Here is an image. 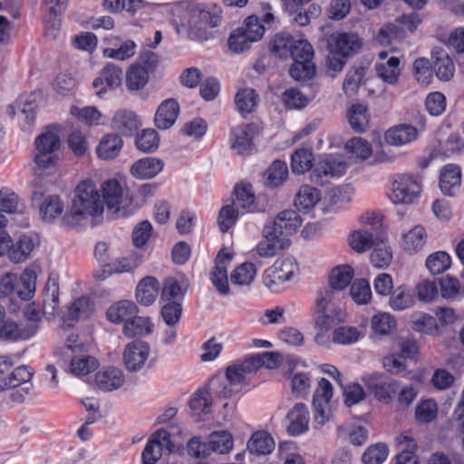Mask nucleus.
<instances>
[{
  "label": "nucleus",
  "mask_w": 464,
  "mask_h": 464,
  "mask_svg": "<svg viewBox=\"0 0 464 464\" xmlns=\"http://www.w3.org/2000/svg\"><path fill=\"white\" fill-rule=\"evenodd\" d=\"M103 212V202L94 183L82 180L75 189L71 208L62 218L65 227H74L88 217H95Z\"/></svg>",
  "instance_id": "nucleus-1"
},
{
  "label": "nucleus",
  "mask_w": 464,
  "mask_h": 464,
  "mask_svg": "<svg viewBox=\"0 0 464 464\" xmlns=\"http://www.w3.org/2000/svg\"><path fill=\"white\" fill-rule=\"evenodd\" d=\"M326 65L328 69L341 72L347 58L361 48L359 37L354 34L334 32L326 38Z\"/></svg>",
  "instance_id": "nucleus-2"
},
{
  "label": "nucleus",
  "mask_w": 464,
  "mask_h": 464,
  "mask_svg": "<svg viewBox=\"0 0 464 464\" xmlns=\"http://www.w3.org/2000/svg\"><path fill=\"white\" fill-rule=\"evenodd\" d=\"M340 292L332 285L324 286L319 291L315 304V324L321 330H329L337 323L344 320V313L333 304L335 295Z\"/></svg>",
  "instance_id": "nucleus-3"
},
{
  "label": "nucleus",
  "mask_w": 464,
  "mask_h": 464,
  "mask_svg": "<svg viewBox=\"0 0 464 464\" xmlns=\"http://www.w3.org/2000/svg\"><path fill=\"white\" fill-rule=\"evenodd\" d=\"M36 274L32 269H25L18 278L15 274L5 273L0 276V299L16 293L22 301L30 300L35 292Z\"/></svg>",
  "instance_id": "nucleus-4"
},
{
  "label": "nucleus",
  "mask_w": 464,
  "mask_h": 464,
  "mask_svg": "<svg viewBox=\"0 0 464 464\" xmlns=\"http://www.w3.org/2000/svg\"><path fill=\"white\" fill-rule=\"evenodd\" d=\"M102 193L108 210L113 213L127 208L132 203V197L130 195L129 189L115 179L102 183Z\"/></svg>",
  "instance_id": "nucleus-5"
},
{
  "label": "nucleus",
  "mask_w": 464,
  "mask_h": 464,
  "mask_svg": "<svg viewBox=\"0 0 464 464\" xmlns=\"http://www.w3.org/2000/svg\"><path fill=\"white\" fill-rule=\"evenodd\" d=\"M346 168L347 164L341 157L328 156L314 165L311 180L316 185L323 186L328 183L331 178L343 175Z\"/></svg>",
  "instance_id": "nucleus-6"
},
{
  "label": "nucleus",
  "mask_w": 464,
  "mask_h": 464,
  "mask_svg": "<svg viewBox=\"0 0 464 464\" xmlns=\"http://www.w3.org/2000/svg\"><path fill=\"white\" fill-rule=\"evenodd\" d=\"M420 193V183L411 176L403 175L393 182L390 198L394 204H412Z\"/></svg>",
  "instance_id": "nucleus-7"
},
{
  "label": "nucleus",
  "mask_w": 464,
  "mask_h": 464,
  "mask_svg": "<svg viewBox=\"0 0 464 464\" xmlns=\"http://www.w3.org/2000/svg\"><path fill=\"white\" fill-rule=\"evenodd\" d=\"M276 20V17L271 12V6L268 4L262 3L259 15L248 16L241 29H243L253 43L257 42L261 40L266 30L265 25H263L261 22L270 26Z\"/></svg>",
  "instance_id": "nucleus-8"
},
{
  "label": "nucleus",
  "mask_w": 464,
  "mask_h": 464,
  "mask_svg": "<svg viewBox=\"0 0 464 464\" xmlns=\"http://www.w3.org/2000/svg\"><path fill=\"white\" fill-rule=\"evenodd\" d=\"M122 76L123 72L120 66L113 63L105 65L92 82L96 95L102 98L107 91L118 88L121 84Z\"/></svg>",
  "instance_id": "nucleus-9"
},
{
  "label": "nucleus",
  "mask_w": 464,
  "mask_h": 464,
  "mask_svg": "<svg viewBox=\"0 0 464 464\" xmlns=\"http://www.w3.org/2000/svg\"><path fill=\"white\" fill-rule=\"evenodd\" d=\"M263 239L256 246V253L261 257H272L290 246L289 238L278 236L267 225L263 229Z\"/></svg>",
  "instance_id": "nucleus-10"
},
{
  "label": "nucleus",
  "mask_w": 464,
  "mask_h": 464,
  "mask_svg": "<svg viewBox=\"0 0 464 464\" xmlns=\"http://www.w3.org/2000/svg\"><path fill=\"white\" fill-rule=\"evenodd\" d=\"M301 216L293 209H286L277 214L275 220L269 224L271 229L280 237H285L295 233L302 225Z\"/></svg>",
  "instance_id": "nucleus-11"
},
{
  "label": "nucleus",
  "mask_w": 464,
  "mask_h": 464,
  "mask_svg": "<svg viewBox=\"0 0 464 464\" xmlns=\"http://www.w3.org/2000/svg\"><path fill=\"white\" fill-rule=\"evenodd\" d=\"M150 353V346L143 341H133L125 346L123 361L127 370L136 372L140 370Z\"/></svg>",
  "instance_id": "nucleus-12"
},
{
  "label": "nucleus",
  "mask_w": 464,
  "mask_h": 464,
  "mask_svg": "<svg viewBox=\"0 0 464 464\" xmlns=\"http://www.w3.org/2000/svg\"><path fill=\"white\" fill-rule=\"evenodd\" d=\"M258 127L255 123H248L233 128L232 150H234L237 154H248L253 146L252 139L258 133Z\"/></svg>",
  "instance_id": "nucleus-13"
},
{
  "label": "nucleus",
  "mask_w": 464,
  "mask_h": 464,
  "mask_svg": "<svg viewBox=\"0 0 464 464\" xmlns=\"http://www.w3.org/2000/svg\"><path fill=\"white\" fill-rule=\"evenodd\" d=\"M231 259L232 256L230 254L224 253L223 250H220L216 257L215 267L211 274L213 285L222 295H227L229 292L227 266Z\"/></svg>",
  "instance_id": "nucleus-14"
},
{
  "label": "nucleus",
  "mask_w": 464,
  "mask_h": 464,
  "mask_svg": "<svg viewBox=\"0 0 464 464\" xmlns=\"http://www.w3.org/2000/svg\"><path fill=\"white\" fill-rule=\"evenodd\" d=\"M111 127L123 136H132L140 127L138 116L130 111H118L111 121Z\"/></svg>",
  "instance_id": "nucleus-15"
},
{
  "label": "nucleus",
  "mask_w": 464,
  "mask_h": 464,
  "mask_svg": "<svg viewBox=\"0 0 464 464\" xmlns=\"http://www.w3.org/2000/svg\"><path fill=\"white\" fill-rule=\"evenodd\" d=\"M461 185V170L458 165L448 164L441 169L440 188L447 196H454Z\"/></svg>",
  "instance_id": "nucleus-16"
},
{
  "label": "nucleus",
  "mask_w": 464,
  "mask_h": 464,
  "mask_svg": "<svg viewBox=\"0 0 464 464\" xmlns=\"http://www.w3.org/2000/svg\"><path fill=\"white\" fill-rule=\"evenodd\" d=\"M289 426L287 431L290 435L298 436L308 430L309 412L304 403H296L287 413Z\"/></svg>",
  "instance_id": "nucleus-17"
},
{
  "label": "nucleus",
  "mask_w": 464,
  "mask_h": 464,
  "mask_svg": "<svg viewBox=\"0 0 464 464\" xmlns=\"http://www.w3.org/2000/svg\"><path fill=\"white\" fill-rule=\"evenodd\" d=\"M179 106L176 100L167 99L159 106L155 115V124L160 130L169 129L176 121Z\"/></svg>",
  "instance_id": "nucleus-18"
},
{
  "label": "nucleus",
  "mask_w": 464,
  "mask_h": 464,
  "mask_svg": "<svg viewBox=\"0 0 464 464\" xmlns=\"http://www.w3.org/2000/svg\"><path fill=\"white\" fill-rule=\"evenodd\" d=\"M418 138V130L410 124H400L390 128L384 135L389 145L402 146Z\"/></svg>",
  "instance_id": "nucleus-19"
},
{
  "label": "nucleus",
  "mask_w": 464,
  "mask_h": 464,
  "mask_svg": "<svg viewBox=\"0 0 464 464\" xmlns=\"http://www.w3.org/2000/svg\"><path fill=\"white\" fill-rule=\"evenodd\" d=\"M163 161L158 158L146 157L136 160L130 167L134 178L148 179L155 177L163 169Z\"/></svg>",
  "instance_id": "nucleus-20"
},
{
  "label": "nucleus",
  "mask_w": 464,
  "mask_h": 464,
  "mask_svg": "<svg viewBox=\"0 0 464 464\" xmlns=\"http://www.w3.org/2000/svg\"><path fill=\"white\" fill-rule=\"evenodd\" d=\"M432 69L436 76L441 81H450L454 75L455 65L449 53L441 48L435 49L432 51Z\"/></svg>",
  "instance_id": "nucleus-21"
},
{
  "label": "nucleus",
  "mask_w": 464,
  "mask_h": 464,
  "mask_svg": "<svg viewBox=\"0 0 464 464\" xmlns=\"http://www.w3.org/2000/svg\"><path fill=\"white\" fill-rule=\"evenodd\" d=\"M236 199L233 204L237 208V212H255L256 206L255 204V194L252 186L248 183H238L234 189Z\"/></svg>",
  "instance_id": "nucleus-22"
},
{
  "label": "nucleus",
  "mask_w": 464,
  "mask_h": 464,
  "mask_svg": "<svg viewBox=\"0 0 464 464\" xmlns=\"http://www.w3.org/2000/svg\"><path fill=\"white\" fill-rule=\"evenodd\" d=\"M137 314V305L128 300H122L111 305L106 313L110 322L113 324L123 323V324Z\"/></svg>",
  "instance_id": "nucleus-23"
},
{
  "label": "nucleus",
  "mask_w": 464,
  "mask_h": 464,
  "mask_svg": "<svg viewBox=\"0 0 464 464\" xmlns=\"http://www.w3.org/2000/svg\"><path fill=\"white\" fill-rule=\"evenodd\" d=\"M36 331V325H24L12 321H5L0 326V338L9 341L27 339L34 335Z\"/></svg>",
  "instance_id": "nucleus-24"
},
{
  "label": "nucleus",
  "mask_w": 464,
  "mask_h": 464,
  "mask_svg": "<svg viewBox=\"0 0 464 464\" xmlns=\"http://www.w3.org/2000/svg\"><path fill=\"white\" fill-rule=\"evenodd\" d=\"M160 284L153 276H146L139 283L136 289V299L144 306L150 305L158 296Z\"/></svg>",
  "instance_id": "nucleus-25"
},
{
  "label": "nucleus",
  "mask_w": 464,
  "mask_h": 464,
  "mask_svg": "<svg viewBox=\"0 0 464 464\" xmlns=\"http://www.w3.org/2000/svg\"><path fill=\"white\" fill-rule=\"evenodd\" d=\"M95 382L100 390L110 392L120 388L123 384V373L120 369L111 367L97 372Z\"/></svg>",
  "instance_id": "nucleus-26"
},
{
  "label": "nucleus",
  "mask_w": 464,
  "mask_h": 464,
  "mask_svg": "<svg viewBox=\"0 0 464 464\" xmlns=\"http://www.w3.org/2000/svg\"><path fill=\"white\" fill-rule=\"evenodd\" d=\"M122 145V140L118 134H106L97 146L96 152L98 157L102 160H112L119 155Z\"/></svg>",
  "instance_id": "nucleus-27"
},
{
  "label": "nucleus",
  "mask_w": 464,
  "mask_h": 464,
  "mask_svg": "<svg viewBox=\"0 0 464 464\" xmlns=\"http://www.w3.org/2000/svg\"><path fill=\"white\" fill-rule=\"evenodd\" d=\"M153 324L150 318L135 314L129 321L125 322L122 327L123 334L128 338L143 336L152 333Z\"/></svg>",
  "instance_id": "nucleus-28"
},
{
  "label": "nucleus",
  "mask_w": 464,
  "mask_h": 464,
  "mask_svg": "<svg viewBox=\"0 0 464 464\" xmlns=\"http://www.w3.org/2000/svg\"><path fill=\"white\" fill-rule=\"evenodd\" d=\"M59 308V285L55 278H49L43 293V313L54 315Z\"/></svg>",
  "instance_id": "nucleus-29"
},
{
  "label": "nucleus",
  "mask_w": 464,
  "mask_h": 464,
  "mask_svg": "<svg viewBox=\"0 0 464 464\" xmlns=\"http://www.w3.org/2000/svg\"><path fill=\"white\" fill-rule=\"evenodd\" d=\"M220 20L221 17L217 11L210 12L196 7L190 12L189 22L198 30L206 29L207 27H216L220 23Z\"/></svg>",
  "instance_id": "nucleus-30"
},
{
  "label": "nucleus",
  "mask_w": 464,
  "mask_h": 464,
  "mask_svg": "<svg viewBox=\"0 0 464 464\" xmlns=\"http://www.w3.org/2000/svg\"><path fill=\"white\" fill-rule=\"evenodd\" d=\"M321 198L320 191L309 185H303L295 198V206L301 211L313 208Z\"/></svg>",
  "instance_id": "nucleus-31"
},
{
  "label": "nucleus",
  "mask_w": 464,
  "mask_h": 464,
  "mask_svg": "<svg viewBox=\"0 0 464 464\" xmlns=\"http://www.w3.org/2000/svg\"><path fill=\"white\" fill-rule=\"evenodd\" d=\"M274 448V440L266 431L254 433L247 442V450L251 454L266 455L271 453Z\"/></svg>",
  "instance_id": "nucleus-32"
},
{
  "label": "nucleus",
  "mask_w": 464,
  "mask_h": 464,
  "mask_svg": "<svg viewBox=\"0 0 464 464\" xmlns=\"http://www.w3.org/2000/svg\"><path fill=\"white\" fill-rule=\"evenodd\" d=\"M149 76L140 64H131L125 74L127 89L130 92L143 89L149 82Z\"/></svg>",
  "instance_id": "nucleus-33"
},
{
  "label": "nucleus",
  "mask_w": 464,
  "mask_h": 464,
  "mask_svg": "<svg viewBox=\"0 0 464 464\" xmlns=\"http://www.w3.org/2000/svg\"><path fill=\"white\" fill-rule=\"evenodd\" d=\"M348 121L355 132H363L369 127V114L365 105L353 104L348 111Z\"/></svg>",
  "instance_id": "nucleus-34"
},
{
  "label": "nucleus",
  "mask_w": 464,
  "mask_h": 464,
  "mask_svg": "<svg viewBox=\"0 0 464 464\" xmlns=\"http://www.w3.org/2000/svg\"><path fill=\"white\" fill-rule=\"evenodd\" d=\"M258 95L251 88L239 90L235 96V104L237 110L241 113H250L257 106Z\"/></svg>",
  "instance_id": "nucleus-35"
},
{
  "label": "nucleus",
  "mask_w": 464,
  "mask_h": 464,
  "mask_svg": "<svg viewBox=\"0 0 464 464\" xmlns=\"http://www.w3.org/2000/svg\"><path fill=\"white\" fill-rule=\"evenodd\" d=\"M399 64V58L392 56L385 63L376 64V73L384 82L395 84L400 75Z\"/></svg>",
  "instance_id": "nucleus-36"
},
{
  "label": "nucleus",
  "mask_w": 464,
  "mask_h": 464,
  "mask_svg": "<svg viewBox=\"0 0 464 464\" xmlns=\"http://www.w3.org/2000/svg\"><path fill=\"white\" fill-rule=\"evenodd\" d=\"M34 247L33 239L25 235L20 236L15 243H13L9 258L14 263H21L28 258Z\"/></svg>",
  "instance_id": "nucleus-37"
},
{
  "label": "nucleus",
  "mask_w": 464,
  "mask_h": 464,
  "mask_svg": "<svg viewBox=\"0 0 464 464\" xmlns=\"http://www.w3.org/2000/svg\"><path fill=\"white\" fill-rule=\"evenodd\" d=\"M295 41L291 34L285 32L278 33L270 42V51L276 57L287 58Z\"/></svg>",
  "instance_id": "nucleus-38"
},
{
  "label": "nucleus",
  "mask_w": 464,
  "mask_h": 464,
  "mask_svg": "<svg viewBox=\"0 0 464 464\" xmlns=\"http://www.w3.org/2000/svg\"><path fill=\"white\" fill-rule=\"evenodd\" d=\"M378 240L383 245L382 238H373V235L369 231L359 230L351 235L350 246L351 247L361 253L370 249L373 246H378Z\"/></svg>",
  "instance_id": "nucleus-39"
},
{
  "label": "nucleus",
  "mask_w": 464,
  "mask_h": 464,
  "mask_svg": "<svg viewBox=\"0 0 464 464\" xmlns=\"http://www.w3.org/2000/svg\"><path fill=\"white\" fill-rule=\"evenodd\" d=\"M94 311V304L91 298L81 296L69 307L68 318L71 320L87 319Z\"/></svg>",
  "instance_id": "nucleus-40"
},
{
  "label": "nucleus",
  "mask_w": 464,
  "mask_h": 464,
  "mask_svg": "<svg viewBox=\"0 0 464 464\" xmlns=\"http://www.w3.org/2000/svg\"><path fill=\"white\" fill-rule=\"evenodd\" d=\"M426 242V232L423 227L416 226L403 236V247L409 253L420 250Z\"/></svg>",
  "instance_id": "nucleus-41"
},
{
  "label": "nucleus",
  "mask_w": 464,
  "mask_h": 464,
  "mask_svg": "<svg viewBox=\"0 0 464 464\" xmlns=\"http://www.w3.org/2000/svg\"><path fill=\"white\" fill-rule=\"evenodd\" d=\"M353 277V269L351 266L343 265L334 268L329 276V284L337 290H343Z\"/></svg>",
  "instance_id": "nucleus-42"
},
{
  "label": "nucleus",
  "mask_w": 464,
  "mask_h": 464,
  "mask_svg": "<svg viewBox=\"0 0 464 464\" xmlns=\"http://www.w3.org/2000/svg\"><path fill=\"white\" fill-rule=\"evenodd\" d=\"M400 388L394 380L380 381L368 385V389L379 401H389Z\"/></svg>",
  "instance_id": "nucleus-43"
},
{
  "label": "nucleus",
  "mask_w": 464,
  "mask_h": 464,
  "mask_svg": "<svg viewBox=\"0 0 464 464\" xmlns=\"http://www.w3.org/2000/svg\"><path fill=\"white\" fill-rule=\"evenodd\" d=\"M207 445L208 446V455L211 451L224 454L232 449L233 439L231 435L226 431L213 432L210 434Z\"/></svg>",
  "instance_id": "nucleus-44"
},
{
  "label": "nucleus",
  "mask_w": 464,
  "mask_h": 464,
  "mask_svg": "<svg viewBox=\"0 0 464 464\" xmlns=\"http://www.w3.org/2000/svg\"><path fill=\"white\" fill-rule=\"evenodd\" d=\"M413 298L410 288L406 285L396 287L392 293L389 300L393 310L401 311L411 307L413 304Z\"/></svg>",
  "instance_id": "nucleus-45"
},
{
  "label": "nucleus",
  "mask_w": 464,
  "mask_h": 464,
  "mask_svg": "<svg viewBox=\"0 0 464 464\" xmlns=\"http://www.w3.org/2000/svg\"><path fill=\"white\" fill-rule=\"evenodd\" d=\"M98 361L92 356L82 355L72 359L70 364L71 372L76 376L87 375L98 368Z\"/></svg>",
  "instance_id": "nucleus-46"
},
{
  "label": "nucleus",
  "mask_w": 464,
  "mask_h": 464,
  "mask_svg": "<svg viewBox=\"0 0 464 464\" xmlns=\"http://www.w3.org/2000/svg\"><path fill=\"white\" fill-rule=\"evenodd\" d=\"M313 160V153L310 150L304 148L296 150L291 158L293 172L300 174L311 169Z\"/></svg>",
  "instance_id": "nucleus-47"
},
{
  "label": "nucleus",
  "mask_w": 464,
  "mask_h": 464,
  "mask_svg": "<svg viewBox=\"0 0 464 464\" xmlns=\"http://www.w3.org/2000/svg\"><path fill=\"white\" fill-rule=\"evenodd\" d=\"M266 175V184L269 187L276 188L280 186L288 175V169L285 162L275 160L267 169Z\"/></svg>",
  "instance_id": "nucleus-48"
},
{
  "label": "nucleus",
  "mask_w": 464,
  "mask_h": 464,
  "mask_svg": "<svg viewBox=\"0 0 464 464\" xmlns=\"http://www.w3.org/2000/svg\"><path fill=\"white\" fill-rule=\"evenodd\" d=\"M256 274V266L253 263L246 262L233 271L230 280L235 285H248L254 280Z\"/></svg>",
  "instance_id": "nucleus-49"
},
{
  "label": "nucleus",
  "mask_w": 464,
  "mask_h": 464,
  "mask_svg": "<svg viewBox=\"0 0 464 464\" xmlns=\"http://www.w3.org/2000/svg\"><path fill=\"white\" fill-rule=\"evenodd\" d=\"M450 256L444 251L435 252L426 259V266L433 275L445 272L450 267Z\"/></svg>",
  "instance_id": "nucleus-50"
},
{
  "label": "nucleus",
  "mask_w": 464,
  "mask_h": 464,
  "mask_svg": "<svg viewBox=\"0 0 464 464\" xmlns=\"http://www.w3.org/2000/svg\"><path fill=\"white\" fill-rule=\"evenodd\" d=\"M291 77L295 81H307L315 73V65L312 60L294 62L289 69Z\"/></svg>",
  "instance_id": "nucleus-51"
},
{
  "label": "nucleus",
  "mask_w": 464,
  "mask_h": 464,
  "mask_svg": "<svg viewBox=\"0 0 464 464\" xmlns=\"http://www.w3.org/2000/svg\"><path fill=\"white\" fill-rule=\"evenodd\" d=\"M365 75V69L362 66L354 67L350 70L343 83V90L346 96H353L359 88V85Z\"/></svg>",
  "instance_id": "nucleus-52"
},
{
  "label": "nucleus",
  "mask_w": 464,
  "mask_h": 464,
  "mask_svg": "<svg viewBox=\"0 0 464 464\" xmlns=\"http://www.w3.org/2000/svg\"><path fill=\"white\" fill-rule=\"evenodd\" d=\"M58 155L57 153L45 151L44 148L42 150L35 148V152L34 155V162L36 165L35 171H38L39 175L42 174L43 171L46 169H51L55 168L58 162Z\"/></svg>",
  "instance_id": "nucleus-53"
},
{
  "label": "nucleus",
  "mask_w": 464,
  "mask_h": 464,
  "mask_svg": "<svg viewBox=\"0 0 464 464\" xmlns=\"http://www.w3.org/2000/svg\"><path fill=\"white\" fill-rule=\"evenodd\" d=\"M389 449L384 443H375L367 448L362 456L363 464H382L387 459Z\"/></svg>",
  "instance_id": "nucleus-54"
},
{
  "label": "nucleus",
  "mask_w": 464,
  "mask_h": 464,
  "mask_svg": "<svg viewBox=\"0 0 464 464\" xmlns=\"http://www.w3.org/2000/svg\"><path fill=\"white\" fill-rule=\"evenodd\" d=\"M211 396L208 390H198L189 401V408L195 415L210 411Z\"/></svg>",
  "instance_id": "nucleus-55"
},
{
  "label": "nucleus",
  "mask_w": 464,
  "mask_h": 464,
  "mask_svg": "<svg viewBox=\"0 0 464 464\" xmlns=\"http://www.w3.org/2000/svg\"><path fill=\"white\" fill-rule=\"evenodd\" d=\"M442 297L455 299L464 295V285L452 276L442 277L440 281Z\"/></svg>",
  "instance_id": "nucleus-56"
},
{
  "label": "nucleus",
  "mask_w": 464,
  "mask_h": 464,
  "mask_svg": "<svg viewBox=\"0 0 464 464\" xmlns=\"http://www.w3.org/2000/svg\"><path fill=\"white\" fill-rule=\"evenodd\" d=\"M34 375V371L26 365L16 367L9 375L8 379L5 381V387L3 389H11L20 386L31 381Z\"/></svg>",
  "instance_id": "nucleus-57"
},
{
  "label": "nucleus",
  "mask_w": 464,
  "mask_h": 464,
  "mask_svg": "<svg viewBox=\"0 0 464 464\" xmlns=\"http://www.w3.org/2000/svg\"><path fill=\"white\" fill-rule=\"evenodd\" d=\"M63 205L57 196L48 197L40 208V213L44 220L53 221L56 217L63 213Z\"/></svg>",
  "instance_id": "nucleus-58"
},
{
  "label": "nucleus",
  "mask_w": 464,
  "mask_h": 464,
  "mask_svg": "<svg viewBox=\"0 0 464 464\" xmlns=\"http://www.w3.org/2000/svg\"><path fill=\"white\" fill-rule=\"evenodd\" d=\"M34 144L36 149L44 148L45 151L56 153L61 146V139L53 130L47 129L35 139Z\"/></svg>",
  "instance_id": "nucleus-59"
},
{
  "label": "nucleus",
  "mask_w": 464,
  "mask_h": 464,
  "mask_svg": "<svg viewBox=\"0 0 464 464\" xmlns=\"http://www.w3.org/2000/svg\"><path fill=\"white\" fill-rule=\"evenodd\" d=\"M160 138L158 132L152 129H147L136 139L137 148L143 152H152L159 147Z\"/></svg>",
  "instance_id": "nucleus-60"
},
{
  "label": "nucleus",
  "mask_w": 464,
  "mask_h": 464,
  "mask_svg": "<svg viewBox=\"0 0 464 464\" xmlns=\"http://www.w3.org/2000/svg\"><path fill=\"white\" fill-rule=\"evenodd\" d=\"M396 326V321L393 316L387 313H381L374 315L372 319V328L375 334L387 335Z\"/></svg>",
  "instance_id": "nucleus-61"
},
{
  "label": "nucleus",
  "mask_w": 464,
  "mask_h": 464,
  "mask_svg": "<svg viewBox=\"0 0 464 464\" xmlns=\"http://www.w3.org/2000/svg\"><path fill=\"white\" fill-rule=\"evenodd\" d=\"M438 412L437 403L433 400L420 401L415 409L418 422L429 423L435 420Z\"/></svg>",
  "instance_id": "nucleus-62"
},
{
  "label": "nucleus",
  "mask_w": 464,
  "mask_h": 464,
  "mask_svg": "<svg viewBox=\"0 0 464 464\" xmlns=\"http://www.w3.org/2000/svg\"><path fill=\"white\" fill-rule=\"evenodd\" d=\"M344 148L349 153L355 155L361 160L368 159L372 152L370 143L361 137L350 139Z\"/></svg>",
  "instance_id": "nucleus-63"
},
{
  "label": "nucleus",
  "mask_w": 464,
  "mask_h": 464,
  "mask_svg": "<svg viewBox=\"0 0 464 464\" xmlns=\"http://www.w3.org/2000/svg\"><path fill=\"white\" fill-rule=\"evenodd\" d=\"M252 40L249 39L243 29L238 28L229 35L227 44L229 49L236 53H243L250 48Z\"/></svg>",
  "instance_id": "nucleus-64"
}]
</instances>
